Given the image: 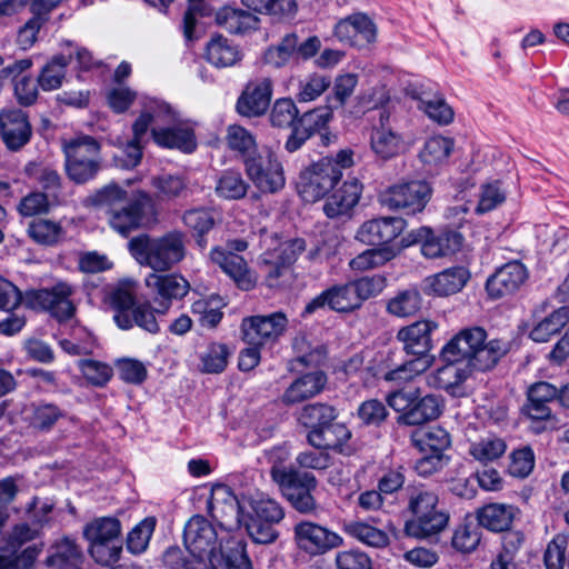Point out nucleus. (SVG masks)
<instances>
[{
  "mask_svg": "<svg viewBox=\"0 0 569 569\" xmlns=\"http://www.w3.org/2000/svg\"><path fill=\"white\" fill-rule=\"evenodd\" d=\"M93 203L104 212L109 226L123 236L157 219L153 199L144 191L128 197L124 189L110 184L97 191Z\"/></svg>",
  "mask_w": 569,
  "mask_h": 569,
  "instance_id": "nucleus-1",
  "label": "nucleus"
},
{
  "mask_svg": "<svg viewBox=\"0 0 569 569\" xmlns=\"http://www.w3.org/2000/svg\"><path fill=\"white\" fill-rule=\"evenodd\" d=\"M487 340L481 327L460 330L441 350L443 361H462L475 370L488 371L510 350V342L502 339Z\"/></svg>",
  "mask_w": 569,
  "mask_h": 569,
  "instance_id": "nucleus-2",
  "label": "nucleus"
},
{
  "mask_svg": "<svg viewBox=\"0 0 569 569\" xmlns=\"http://www.w3.org/2000/svg\"><path fill=\"white\" fill-rule=\"evenodd\" d=\"M134 260L153 272H166L186 257V234L180 230L169 231L160 237L139 234L128 242Z\"/></svg>",
  "mask_w": 569,
  "mask_h": 569,
  "instance_id": "nucleus-3",
  "label": "nucleus"
},
{
  "mask_svg": "<svg viewBox=\"0 0 569 569\" xmlns=\"http://www.w3.org/2000/svg\"><path fill=\"white\" fill-rule=\"evenodd\" d=\"M408 510L412 517L406 521L405 532L409 537L427 538L446 528L449 515L439 508L438 495L423 485L407 488Z\"/></svg>",
  "mask_w": 569,
  "mask_h": 569,
  "instance_id": "nucleus-4",
  "label": "nucleus"
},
{
  "mask_svg": "<svg viewBox=\"0 0 569 569\" xmlns=\"http://www.w3.org/2000/svg\"><path fill=\"white\" fill-rule=\"evenodd\" d=\"M141 112L150 116L149 131L153 141L163 148L191 152L196 148L191 129L181 126L178 113L166 102L150 99Z\"/></svg>",
  "mask_w": 569,
  "mask_h": 569,
  "instance_id": "nucleus-5",
  "label": "nucleus"
},
{
  "mask_svg": "<svg viewBox=\"0 0 569 569\" xmlns=\"http://www.w3.org/2000/svg\"><path fill=\"white\" fill-rule=\"evenodd\" d=\"M270 473L296 511L311 516L318 513L320 507L315 497L318 481L312 473L281 466H272Z\"/></svg>",
  "mask_w": 569,
  "mask_h": 569,
  "instance_id": "nucleus-6",
  "label": "nucleus"
},
{
  "mask_svg": "<svg viewBox=\"0 0 569 569\" xmlns=\"http://www.w3.org/2000/svg\"><path fill=\"white\" fill-rule=\"evenodd\" d=\"M62 150L66 174L77 184L92 180L101 169V147L91 136L63 140Z\"/></svg>",
  "mask_w": 569,
  "mask_h": 569,
  "instance_id": "nucleus-7",
  "label": "nucleus"
},
{
  "mask_svg": "<svg viewBox=\"0 0 569 569\" xmlns=\"http://www.w3.org/2000/svg\"><path fill=\"white\" fill-rule=\"evenodd\" d=\"M183 541L188 552L201 560H221L222 552H229L231 542L228 540L222 546V538L218 542V533L214 527L202 516L192 517L184 526Z\"/></svg>",
  "mask_w": 569,
  "mask_h": 569,
  "instance_id": "nucleus-8",
  "label": "nucleus"
},
{
  "mask_svg": "<svg viewBox=\"0 0 569 569\" xmlns=\"http://www.w3.org/2000/svg\"><path fill=\"white\" fill-rule=\"evenodd\" d=\"M76 286L67 281H58L53 286L43 289L26 291L23 301L31 309L48 311L59 321L71 319L77 310L72 300Z\"/></svg>",
  "mask_w": 569,
  "mask_h": 569,
  "instance_id": "nucleus-9",
  "label": "nucleus"
},
{
  "mask_svg": "<svg viewBox=\"0 0 569 569\" xmlns=\"http://www.w3.org/2000/svg\"><path fill=\"white\" fill-rule=\"evenodd\" d=\"M338 167L331 158L326 157L301 171L297 184L301 198L307 202L322 199L342 177Z\"/></svg>",
  "mask_w": 569,
  "mask_h": 569,
  "instance_id": "nucleus-10",
  "label": "nucleus"
},
{
  "mask_svg": "<svg viewBox=\"0 0 569 569\" xmlns=\"http://www.w3.org/2000/svg\"><path fill=\"white\" fill-rule=\"evenodd\" d=\"M431 193L432 189L426 181L399 182L380 193V202L389 209L403 210L408 214H415L426 208Z\"/></svg>",
  "mask_w": 569,
  "mask_h": 569,
  "instance_id": "nucleus-11",
  "label": "nucleus"
},
{
  "mask_svg": "<svg viewBox=\"0 0 569 569\" xmlns=\"http://www.w3.org/2000/svg\"><path fill=\"white\" fill-rule=\"evenodd\" d=\"M288 322L282 311L247 317L241 322L242 339L249 346L273 345L286 332Z\"/></svg>",
  "mask_w": 569,
  "mask_h": 569,
  "instance_id": "nucleus-12",
  "label": "nucleus"
},
{
  "mask_svg": "<svg viewBox=\"0 0 569 569\" xmlns=\"http://www.w3.org/2000/svg\"><path fill=\"white\" fill-rule=\"evenodd\" d=\"M246 171L253 184L264 193H274L283 188L282 164L269 150L246 161Z\"/></svg>",
  "mask_w": 569,
  "mask_h": 569,
  "instance_id": "nucleus-13",
  "label": "nucleus"
},
{
  "mask_svg": "<svg viewBox=\"0 0 569 569\" xmlns=\"http://www.w3.org/2000/svg\"><path fill=\"white\" fill-rule=\"evenodd\" d=\"M369 147L372 153L382 161L391 160L402 153L406 142L400 132L390 126V113L379 110V119L369 132Z\"/></svg>",
  "mask_w": 569,
  "mask_h": 569,
  "instance_id": "nucleus-14",
  "label": "nucleus"
},
{
  "mask_svg": "<svg viewBox=\"0 0 569 569\" xmlns=\"http://www.w3.org/2000/svg\"><path fill=\"white\" fill-rule=\"evenodd\" d=\"M320 49V40L317 37H309L300 41L297 33L286 34L281 42L269 48L264 53L266 63L281 68L290 60L309 59Z\"/></svg>",
  "mask_w": 569,
  "mask_h": 569,
  "instance_id": "nucleus-15",
  "label": "nucleus"
},
{
  "mask_svg": "<svg viewBox=\"0 0 569 569\" xmlns=\"http://www.w3.org/2000/svg\"><path fill=\"white\" fill-rule=\"evenodd\" d=\"M209 511L220 526L231 530L241 522L246 512V498L238 500L230 488L224 485L214 486L208 500Z\"/></svg>",
  "mask_w": 569,
  "mask_h": 569,
  "instance_id": "nucleus-16",
  "label": "nucleus"
},
{
  "mask_svg": "<svg viewBox=\"0 0 569 569\" xmlns=\"http://www.w3.org/2000/svg\"><path fill=\"white\" fill-rule=\"evenodd\" d=\"M293 533L297 546L309 555H322L343 542L338 533L312 521L296 523Z\"/></svg>",
  "mask_w": 569,
  "mask_h": 569,
  "instance_id": "nucleus-17",
  "label": "nucleus"
},
{
  "mask_svg": "<svg viewBox=\"0 0 569 569\" xmlns=\"http://www.w3.org/2000/svg\"><path fill=\"white\" fill-rule=\"evenodd\" d=\"M420 242L421 253L429 259L450 256L458 251L462 243V237L456 231H445L435 234L428 227H421L408 234L406 246Z\"/></svg>",
  "mask_w": 569,
  "mask_h": 569,
  "instance_id": "nucleus-18",
  "label": "nucleus"
},
{
  "mask_svg": "<svg viewBox=\"0 0 569 569\" xmlns=\"http://www.w3.org/2000/svg\"><path fill=\"white\" fill-rule=\"evenodd\" d=\"M144 283L159 302V313H166L172 300L182 299L190 290L189 281L179 273L151 272L146 277Z\"/></svg>",
  "mask_w": 569,
  "mask_h": 569,
  "instance_id": "nucleus-19",
  "label": "nucleus"
},
{
  "mask_svg": "<svg viewBox=\"0 0 569 569\" xmlns=\"http://www.w3.org/2000/svg\"><path fill=\"white\" fill-rule=\"evenodd\" d=\"M557 387L547 381L530 385L526 391V402L521 408L523 416L532 421L547 422L552 420L551 403L557 400Z\"/></svg>",
  "mask_w": 569,
  "mask_h": 569,
  "instance_id": "nucleus-20",
  "label": "nucleus"
},
{
  "mask_svg": "<svg viewBox=\"0 0 569 569\" xmlns=\"http://www.w3.org/2000/svg\"><path fill=\"white\" fill-rule=\"evenodd\" d=\"M406 220L400 217H381L361 224L357 239L369 246L391 247L406 228Z\"/></svg>",
  "mask_w": 569,
  "mask_h": 569,
  "instance_id": "nucleus-21",
  "label": "nucleus"
},
{
  "mask_svg": "<svg viewBox=\"0 0 569 569\" xmlns=\"http://www.w3.org/2000/svg\"><path fill=\"white\" fill-rule=\"evenodd\" d=\"M328 307L337 312H350L359 308L351 282L336 284L311 299L305 307L303 315H311L318 309Z\"/></svg>",
  "mask_w": 569,
  "mask_h": 569,
  "instance_id": "nucleus-22",
  "label": "nucleus"
},
{
  "mask_svg": "<svg viewBox=\"0 0 569 569\" xmlns=\"http://www.w3.org/2000/svg\"><path fill=\"white\" fill-rule=\"evenodd\" d=\"M0 132L6 147L18 151L29 142L32 129L22 110L6 109L0 112Z\"/></svg>",
  "mask_w": 569,
  "mask_h": 569,
  "instance_id": "nucleus-23",
  "label": "nucleus"
},
{
  "mask_svg": "<svg viewBox=\"0 0 569 569\" xmlns=\"http://www.w3.org/2000/svg\"><path fill=\"white\" fill-rule=\"evenodd\" d=\"M335 36L342 42L363 47L376 40L377 27L368 16L355 13L336 24Z\"/></svg>",
  "mask_w": 569,
  "mask_h": 569,
  "instance_id": "nucleus-24",
  "label": "nucleus"
},
{
  "mask_svg": "<svg viewBox=\"0 0 569 569\" xmlns=\"http://www.w3.org/2000/svg\"><path fill=\"white\" fill-rule=\"evenodd\" d=\"M271 96L272 82L269 78L251 81L237 101V111L244 117H259L268 110Z\"/></svg>",
  "mask_w": 569,
  "mask_h": 569,
  "instance_id": "nucleus-25",
  "label": "nucleus"
},
{
  "mask_svg": "<svg viewBox=\"0 0 569 569\" xmlns=\"http://www.w3.org/2000/svg\"><path fill=\"white\" fill-rule=\"evenodd\" d=\"M526 267L519 261H512L498 269L486 283L488 293L501 298L516 292L527 280Z\"/></svg>",
  "mask_w": 569,
  "mask_h": 569,
  "instance_id": "nucleus-26",
  "label": "nucleus"
},
{
  "mask_svg": "<svg viewBox=\"0 0 569 569\" xmlns=\"http://www.w3.org/2000/svg\"><path fill=\"white\" fill-rule=\"evenodd\" d=\"M210 258L240 289L250 290L256 286V274L248 268L246 260L238 253L226 252L222 248H214L211 250Z\"/></svg>",
  "mask_w": 569,
  "mask_h": 569,
  "instance_id": "nucleus-27",
  "label": "nucleus"
},
{
  "mask_svg": "<svg viewBox=\"0 0 569 569\" xmlns=\"http://www.w3.org/2000/svg\"><path fill=\"white\" fill-rule=\"evenodd\" d=\"M362 184L357 178H350L333 191L326 200L323 211L329 218L349 216L359 202Z\"/></svg>",
  "mask_w": 569,
  "mask_h": 569,
  "instance_id": "nucleus-28",
  "label": "nucleus"
},
{
  "mask_svg": "<svg viewBox=\"0 0 569 569\" xmlns=\"http://www.w3.org/2000/svg\"><path fill=\"white\" fill-rule=\"evenodd\" d=\"M438 325L430 320H419L401 328L397 339L402 342L407 353H429L432 348L431 332Z\"/></svg>",
  "mask_w": 569,
  "mask_h": 569,
  "instance_id": "nucleus-29",
  "label": "nucleus"
},
{
  "mask_svg": "<svg viewBox=\"0 0 569 569\" xmlns=\"http://www.w3.org/2000/svg\"><path fill=\"white\" fill-rule=\"evenodd\" d=\"M83 555L76 541L63 537L48 549L46 566L48 569H82Z\"/></svg>",
  "mask_w": 569,
  "mask_h": 569,
  "instance_id": "nucleus-30",
  "label": "nucleus"
},
{
  "mask_svg": "<svg viewBox=\"0 0 569 569\" xmlns=\"http://www.w3.org/2000/svg\"><path fill=\"white\" fill-rule=\"evenodd\" d=\"M327 376L322 371L306 373L296 379L283 392L281 400L286 405H295L315 397L325 388Z\"/></svg>",
  "mask_w": 569,
  "mask_h": 569,
  "instance_id": "nucleus-31",
  "label": "nucleus"
},
{
  "mask_svg": "<svg viewBox=\"0 0 569 569\" xmlns=\"http://www.w3.org/2000/svg\"><path fill=\"white\" fill-rule=\"evenodd\" d=\"M442 412V402L435 395H427L412 401L411 409L406 415H400L397 419L398 425L420 426L437 419Z\"/></svg>",
  "mask_w": 569,
  "mask_h": 569,
  "instance_id": "nucleus-32",
  "label": "nucleus"
},
{
  "mask_svg": "<svg viewBox=\"0 0 569 569\" xmlns=\"http://www.w3.org/2000/svg\"><path fill=\"white\" fill-rule=\"evenodd\" d=\"M446 365L427 376V383L435 388L452 391L471 375L472 367L462 361H445Z\"/></svg>",
  "mask_w": 569,
  "mask_h": 569,
  "instance_id": "nucleus-33",
  "label": "nucleus"
},
{
  "mask_svg": "<svg viewBox=\"0 0 569 569\" xmlns=\"http://www.w3.org/2000/svg\"><path fill=\"white\" fill-rule=\"evenodd\" d=\"M469 279V272L463 267L446 269L426 279L431 292L445 297L460 291Z\"/></svg>",
  "mask_w": 569,
  "mask_h": 569,
  "instance_id": "nucleus-34",
  "label": "nucleus"
},
{
  "mask_svg": "<svg viewBox=\"0 0 569 569\" xmlns=\"http://www.w3.org/2000/svg\"><path fill=\"white\" fill-rule=\"evenodd\" d=\"M150 128V116L147 112H140L139 117L132 123V138L126 143L123 153L126 156L123 166L134 168L142 159V150L148 142V132Z\"/></svg>",
  "mask_w": 569,
  "mask_h": 569,
  "instance_id": "nucleus-35",
  "label": "nucleus"
},
{
  "mask_svg": "<svg viewBox=\"0 0 569 569\" xmlns=\"http://www.w3.org/2000/svg\"><path fill=\"white\" fill-rule=\"evenodd\" d=\"M515 516L516 509L505 503H489L477 512L479 525L495 532L509 530Z\"/></svg>",
  "mask_w": 569,
  "mask_h": 569,
  "instance_id": "nucleus-36",
  "label": "nucleus"
},
{
  "mask_svg": "<svg viewBox=\"0 0 569 569\" xmlns=\"http://www.w3.org/2000/svg\"><path fill=\"white\" fill-rule=\"evenodd\" d=\"M216 21L230 33L243 34L256 30L260 20L252 12L224 7L217 12Z\"/></svg>",
  "mask_w": 569,
  "mask_h": 569,
  "instance_id": "nucleus-37",
  "label": "nucleus"
},
{
  "mask_svg": "<svg viewBox=\"0 0 569 569\" xmlns=\"http://www.w3.org/2000/svg\"><path fill=\"white\" fill-rule=\"evenodd\" d=\"M349 437L350 432L346 426L333 420L321 428L310 430L308 441L312 447L327 450L340 448Z\"/></svg>",
  "mask_w": 569,
  "mask_h": 569,
  "instance_id": "nucleus-38",
  "label": "nucleus"
},
{
  "mask_svg": "<svg viewBox=\"0 0 569 569\" xmlns=\"http://www.w3.org/2000/svg\"><path fill=\"white\" fill-rule=\"evenodd\" d=\"M207 60L217 68L234 66L241 60V53L237 46L222 36L212 37L206 49Z\"/></svg>",
  "mask_w": 569,
  "mask_h": 569,
  "instance_id": "nucleus-39",
  "label": "nucleus"
},
{
  "mask_svg": "<svg viewBox=\"0 0 569 569\" xmlns=\"http://www.w3.org/2000/svg\"><path fill=\"white\" fill-rule=\"evenodd\" d=\"M244 515L277 525L284 518V510L274 499L266 495H256L246 498Z\"/></svg>",
  "mask_w": 569,
  "mask_h": 569,
  "instance_id": "nucleus-40",
  "label": "nucleus"
},
{
  "mask_svg": "<svg viewBox=\"0 0 569 569\" xmlns=\"http://www.w3.org/2000/svg\"><path fill=\"white\" fill-rule=\"evenodd\" d=\"M412 443L421 451L443 455V451L450 446L449 433L439 426H433L426 430H417L411 436Z\"/></svg>",
  "mask_w": 569,
  "mask_h": 569,
  "instance_id": "nucleus-41",
  "label": "nucleus"
},
{
  "mask_svg": "<svg viewBox=\"0 0 569 569\" xmlns=\"http://www.w3.org/2000/svg\"><path fill=\"white\" fill-rule=\"evenodd\" d=\"M422 306V297L417 289L399 291L387 302V311L397 318H408L417 315Z\"/></svg>",
  "mask_w": 569,
  "mask_h": 569,
  "instance_id": "nucleus-42",
  "label": "nucleus"
},
{
  "mask_svg": "<svg viewBox=\"0 0 569 569\" xmlns=\"http://www.w3.org/2000/svg\"><path fill=\"white\" fill-rule=\"evenodd\" d=\"M569 322V308L560 307L539 321L530 331V338L536 342H547L552 336Z\"/></svg>",
  "mask_w": 569,
  "mask_h": 569,
  "instance_id": "nucleus-43",
  "label": "nucleus"
},
{
  "mask_svg": "<svg viewBox=\"0 0 569 569\" xmlns=\"http://www.w3.org/2000/svg\"><path fill=\"white\" fill-rule=\"evenodd\" d=\"M72 53L69 56H54L41 70L38 77V84L44 91L57 90L62 86L66 77V69L70 63Z\"/></svg>",
  "mask_w": 569,
  "mask_h": 569,
  "instance_id": "nucleus-44",
  "label": "nucleus"
},
{
  "mask_svg": "<svg viewBox=\"0 0 569 569\" xmlns=\"http://www.w3.org/2000/svg\"><path fill=\"white\" fill-rule=\"evenodd\" d=\"M412 359L403 362L399 367L386 372V381H410L415 377L426 372L433 363V357L430 353H411Z\"/></svg>",
  "mask_w": 569,
  "mask_h": 569,
  "instance_id": "nucleus-45",
  "label": "nucleus"
},
{
  "mask_svg": "<svg viewBox=\"0 0 569 569\" xmlns=\"http://www.w3.org/2000/svg\"><path fill=\"white\" fill-rule=\"evenodd\" d=\"M455 148L452 138L443 136L430 137L421 149L419 157L427 166H439L445 163Z\"/></svg>",
  "mask_w": 569,
  "mask_h": 569,
  "instance_id": "nucleus-46",
  "label": "nucleus"
},
{
  "mask_svg": "<svg viewBox=\"0 0 569 569\" xmlns=\"http://www.w3.org/2000/svg\"><path fill=\"white\" fill-rule=\"evenodd\" d=\"M400 249V247L368 249L355 257L349 266L356 271H366L377 268L393 259L399 253Z\"/></svg>",
  "mask_w": 569,
  "mask_h": 569,
  "instance_id": "nucleus-47",
  "label": "nucleus"
},
{
  "mask_svg": "<svg viewBox=\"0 0 569 569\" xmlns=\"http://www.w3.org/2000/svg\"><path fill=\"white\" fill-rule=\"evenodd\" d=\"M31 410L30 425L40 431H49L66 415L58 405L46 401L32 403Z\"/></svg>",
  "mask_w": 569,
  "mask_h": 569,
  "instance_id": "nucleus-48",
  "label": "nucleus"
},
{
  "mask_svg": "<svg viewBox=\"0 0 569 569\" xmlns=\"http://www.w3.org/2000/svg\"><path fill=\"white\" fill-rule=\"evenodd\" d=\"M121 531L118 519L103 517L88 523L83 535L89 542H113Z\"/></svg>",
  "mask_w": 569,
  "mask_h": 569,
  "instance_id": "nucleus-49",
  "label": "nucleus"
},
{
  "mask_svg": "<svg viewBox=\"0 0 569 569\" xmlns=\"http://www.w3.org/2000/svg\"><path fill=\"white\" fill-rule=\"evenodd\" d=\"M110 302L116 310L113 319L117 326L123 330L132 328L131 312L136 307L133 295L127 289L118 288L111 292Z\"/></svg>",
  "mask_w": 569,
  "mask_h": 569,
  "instance_id": "nucleus-50",
  "label": "nucleus"
},
{
  "mask_svg": "<svg viewBox=\"0 0 569 569\" xmlns=\"http://www.w3.org/2000/svg\"><path fill=\"white\" fill-rule=\"evenodd\" d=\"M336 409L327 403H312L305 406L298 417L299 422L316 430L336 419Z\"/></svg>",
  "mask_w": 569,
  "mask_h": 569,
  "instance_id": "nucleus-51",
  "label": "nucleus"
},
{
  "mask_svg": "<svg viewBox=\"0 0 569 569\" xmlns=\"http://www.w3.org/2000/svg\"><path fill=\"white\" fill-rule=\"evenodd\" d=\"M507 449L506 442L493 435H489L472 442L469 453L478 461L489 462L500 458Z\"/></svg>",
  "mask_w": 569,
  "mask_h": 569,
  "instance_id": "nucleus-52",
  "label": "nucleus"
},
{
  "mask_svg": "<svg viewBox=\"0 0 569 569\" xmlns=\"http://www.w3.org/2000/svg\"><path fill=\"white\" fill-rule=\"evenodd\" d=\"M345 530L351 537L370 547L382 548L389 542L385 531L365 522L351 521L345 526Z\"/></svg>",
  "mask_w": 569,
  "mask_h": 569,
  "instance_id": "nucleus-53",
  "label": "nucleus"
},
{
  "mask_svg": "<svg viewBox=\"0 0 569 569\" xmlns=\"http://www.w3.org/2000/svg\"><path fill=\"white\" fill-rule=\"evenodd\" d=\"M249 184L243 180L240 172L226 171L218 179L216 192L219 197L228 200H238L247 194Z\"/></svg>",
  "mask_w": 569,
  "mask_h": 569,
  "instance_id": "nucleus-54",
  "label": "nucleus"
},
{
  "mask_svg": "<svg viewBox=\"0 0 569 569\" xmlns=\"http://www.w3.org/2000/svg\"><path fill=\"white\" fill-rule=\"evenodd\" d=\"M240 525L244 526L249 537L256 543H272L279 536L274 528L276 523L267 522L249 515L242 516Z\"/></svg>",
  "mask_w": 569,
  "mask_h": 569,
  "instance_id": "nucleus-55",
  "label": "nucleus"
},
{
  "mask_svg": "<svg viewBox=\"0 0 569 569\" xmlns=\"http://www.w3.org/2000/svg\"><path fill=\"white\" fill-rule=\"evenodd\" d=\"M479 527V522H467L458 526L451 539L452 547L462 553H469L476 550L481 540Z\"/></svg>",
  "mask_w": 569,
  "mask_h": 569,
  "instance_id": "nucleus-56",
  "label": "nucleus"
},
{
  "mask_svg": "<svg viewBox=\"0 0 569 569\" xmlns=\"http://www.w3.org/2000/svg\"><path fill=\"white\" fill-rule=\"evenodd\" d=\"M156 527V519L148 517L140 521L127 537V549L133 555L146 551Z\"/></svg>",
  "mask_w": 569,
  "mask_h": 569,
  "instance_id": "nucleus-57",
  "label": "nucleus"
},
{
  "mask_svg": "<svg viewBox=\"0 0 569 569\" xmlns=\"http://www.w3.org/2000/svg\"><path fill=\"white\" fill-rule=\"evenodd\" d=\"M28 233L38 243L53 244L61 238L62 228L54 221L36 219L29 223Z\"/></svg>",
  "mask_w": 569,
  "mask_h": 569,
  "instance_id": "nucleus-58",
  "label": "nucleus"
},
{
  "mask_svg": "<svg viewBox=\"0 0 569 569\" xmlns=\"http://www.w3.org/2000/svg\"><path fill=\"white\" fill-rule=\"evenodd\" d=\"M152 187L157 190V197L161 200H170L182 196L187 190V183L179 176L161 174L152 178Z\"/></svg>",
  "mask_w": 569,
  "mask_h": 569,
  "instance_id": "nucleus-59",
  "label": "nucleus"
},
{
  "mask_svg": "<svg viewBox=\"0 0 569 569\" xmlns=\"http://www.w3.org/2000/svg\"><path fill=\"white\" fill-rule=\"evenodd\" d=\"M419 109L440 126H447L453 121L455 112L443 98L420 99Z\"/></svg>",
  "mask_w": 569,
  "mask_h": 569,
  "instance_id": "nucleus-60",
  "label": "nucleus"
},
{
  "mask_svg": "<svg viewBox=\"0 0 569 569\" xmlns=\"http://www.w3.org/2000/svg\"><path fill=\"white\" fill-rule=\"evenodd\" d=\"M228 357L226 345L211 343L201 355V370L207 373H219L226 369Z\"/></svg>",
  "mask_w": 569,
  "mask_h": 569,
  "instance_id": "nucleus-61",
  "label": "nucleus"
},
{
  "mask_svg": "<svg viewBox=\"0 0 569 569\" xmlns=\"http://www.w3.org/2000/svg\"><path fill=\"white\" fill-rule=\"evenodd\" d=\"M506 200V192L499 181L482 184L479 192V201L475 209L476 213L483 214L496 209Z\"/></svg>",
  "mask_w": 569,
  "mask_h": 569,
  "instance_id": "nucleus-62",
  "label": "nucleus"
},
{
  "mask_svg": "<svg viewBox=\"0 0 569 569\" xmlns=\"http://www.w3.org/2000/svg\"><path fill=\"white\" fill-rule=\"evenodd\" d=\"M387 279L383 276L375 274L362 277L351 282L356 298L359 300V307L365 300L377 297L386 288Z\"/></svg>",
  "mask_w": 569,
  "mask_h": 569,
  "instance_id": "nucleus-63",
  "label": "nucleus"
},
{
  "mask_svg": "<svg viewBox=\"0 0 569 569\" xmlns=\"http://www.w3.org/2000/svg\"><path fill=\"white\" fill-rule=\"evenodd\" d=\"M226 141L231 150L243 154L256 148V139L252 133L239 124H230L227 128Z\"/></svg>",
  "mask_w": 569,
  "mask_h": 569,
  "instance_id": "nucleus-64",
  "label": "nucleus"
}]
</instances>
